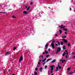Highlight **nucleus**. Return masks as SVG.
<instances>
[{"mask_svg": "<svg viewBox=\"0 0 75 75\" xmlns=\"http://www.w3.org/2000/svg\"><path fill=\"white\" fill-rule=\"evenodd\" d=\"M54 42H55V40H54L51 43V46H52L53 49L55 48V46H54Z\"/></svg>", "mask_w": 75, "mask_h": 75, "instance_id": "f257e3e1", "label": "nucleus"}, {"mask_svg": "<svg viewBox=\"0 0 75 75\" xmlns=\"http://www.w3.org/2000/svg\"><path fill=\"white\" fill-rule=\"evenodd\" d=\"M61 47H59L58 48H57V50L56 52V54H58V52H59V51H61Z\"/></svg>", "mask_w": 75, "mask_h": 75, "instance_id": "f03ea898", "label": "nucleus"}, {"mask_svg": "<svg viewBox=\"0 0 75 75\" xmlns=\"http://www.w3.org/2000/svg\"><path fill=\"white\" fill-rule=\"evenodd\" d=\"M22 60H23V56H21V57H20V58L19 59V61L20 62H21V61Z\"/></svg>", "mask_w": 75, "mask_h": 75, "instance_id": "7ed1b4c3", "label": "nucleus"}, {"mask_svg": "<svg viewBox=\"0 0 75 75\" xmlns=\"http://www.w3.org/2000/svg\"><path fill=\"white\" fill-rule=\"evenodd\" d=\"M62 40H63V41H64V42H65V43H67L68 42V40H67L66 39H62Z\"/></svg>", "mask_w": 75, "mask_h": 75, "instance_id": "20e7f679", "label": "nucleus"}, {"mask_svg": "<svg viewBox=\"0 0 75 75\" xmlns=\"http://www.w3.org/2000/svg\"><path fill=\"white\" fill-rule=\"evenodd\" d=\"M53 67H54V65H52L51 67V69L50 70L52 71H53V70L54 69V68Z\"/></svg>", "mask_w": 75, "mask_h": 75, "instance_id": "39448f33", "label": "nucleus"}, {"mask_svg": "<svg viewBox=\"0 0 75 75\" xmlns=\"http://www.w3.org/2000/svg\"><path fill=\"white\" fill-rule=\"evenodd\" d=\"M56 62V59H54L51 62V63H54V62Z\"/></svg>", "mask_w": 75, "mask_h": 75, "instance_id": "423d86ee", "label": "nucleus"}, {"mask_svg": "<svg viewBox=\"0 0 75 75\" xmlns=\"http://www.w3.org/2000/svg\"><path fill=\"white\" fill-rule=\"evenodd\" d=\"M64 53H63L62 54V56L63 57H64V56H65V54H66V53H65V52H64Z\"/></svg>", "mask_w": 75, "mask_h": 75, "instance_id": "0eeeda50", "label": "nucleus"}, {"mask_svg": "<svg viewBox=\"0 0 75 75\" xmlns=\"http://www.w3.org/2000/svg\"><path fill=\"white\" fill-rule=\"evenodd\" d=\"M59 28H65V26H63V27H61V26H59Z\"/></svg>", "mask_w": 75, "mask_h": 75, "instance_id": "6e6552de", "label": "nucleus"}, {"mask_svg": "<svg viewBox=\"0 0 75 75\" xmlns=\"http://www.w3.org/2000/svg\"><path fill=\"white\" fill-rule=\"evenodd\" d=\"M23 13H24V14H27V11H23Z\"/></svg>", "mask_w": 75, "mask_h": 75, "instance_id": "1a4fd4ad", "label": "nucleus"}, {"mask_svg": "<svg viewBox=\"0 0 75 75\" xmlns=\"http://www.w3.org/2000/svg\"><path fill=\"white\" fill-rule=\"evenodd\" d=\"M65 51L66 52V55H68V51L67 50H65Z\"/></svg>", "mask_w": 75, "mask_h": 75, "instance_id": "9d476101", "label": "nucleus"}, {"mask_svg": "<svg viewBox=\"0 0 75 75\" xmlns=\"http://www.w3.org/2000/svg\"><path fill=\"white\" fill-rule=\"evenodd\" d=\"M74 72H69V75H71V74H74Z\"/></svg>", "mask_w": 75, "mask_h": 75, "instance_id": "9b49d317", "label": "nucleus"}, {"mask_svg": "<svg viewBox=\"0 0 75 75\" xmlns=\"http://www.w3.org/2000/svg\"><path fill=\"white\" fill-rule=\"evenodd\" d=\"M42 67H41L40 69V72H42Z\"/></svg>", "mask_w": 75, "mask_h": 75, "instance_id": "f8f14e48", "label": "nucleus"}, {"mask_svg": "<svg viewBox=\"0 0 75 75\" xmlns=\"http://www.w3.org/2000/svg\"><path fill=\"white\" fill-rule=\"evenodd\" d=\"M51 59H48L46 61V62H48V61H50V60H51Z\"/></svg>", "mask_w": 75, "mask_h": 75, "instance_id": "ddd939ff", "label": "nucleus"}, {"mask_svg": "<svg viewBox=\"0 0 75 75\" xmlns=\"http://www.w3.org/2000/svg\"><path fill=\"white\" fill-rule=\"evenodd\" d=\"M58 67L59 68V69H61V67L60 66L58 65Z\"/></svg>", "mask_w": 75, "mask_h": 75, "instance_id": "4468645a", "label": "nucleus"}, {"mask_svg": "<svg viewBox=\"0 0 75 75\" xmlns=\"http://www.w3.org/2000/svg\"><path fill=\"white\" fill-rule=\"evenodd\" d=\"M56 69H57V70H56L55 71H56V72H57V71H58V67H56Z\"/></svg>", "mask_w": 75, "mask_h": 75, "instance_id": "2eb2a0df", "label": "nucleus"}, {"mask_svg": "<svg viewBox=\"0 0 75 75\" xmlns=\"http://www.w3.org/2000/svg\"><path fill=\"white\" fill-rule=\"evenodd\" d=\"M59 31H60V34H61L62 33V30H59Z\"/></svg>", "mask_w": 75, "mask_h": 75, "instance_id": "dca6fc26", "label": "nucleus"}, {"mask_svg": "<svg viewBox=\"0 0 75 75\" xmlns=\"http://www.w3.org/2000/svg\"><path fill=\"white\" fill-rule=\"evenodd\" d=\"M63 30H64V31H68V30L67 29L64 28L63 29Z\"/></svg>", "mask_w": 75, "mask_h": 75, "instance_id": "f3484780", "label": "nucleus"}, {"mask_svg": "<svg viewBox=\"0 0 75 75\" xmlns=\"http://www.w3.org/2000/svg\"><path fill=\"white\" fill-rule=\"evenodd\" d=\"M9 54V52H6L5 53V55H7V54Z\"/></svg>", "mask_w": 75, "mask_h": 75, "instance_id": "a211bd4d", "label": "nucleus"}, {"mask_svg": "<svg viewBox=\"0 0 75 75\" xmlns=\"http://www.w3.org/2000/svg\"><path fill=\"white\" fill-rule=\"evenodd\" d=\"M63 49H65V46L64 45L63 47Z\"/></svg>", "mask_w": 75, "mask_h": 75, "instance_id": "6ab92c4d", "label": "nucleus"}, {"mask_svg": "<svg viewBox=\"0 0 75 75\" xmlns=\"http://www.w3.org/2000/svg\"><path fill=\"white\" fill-rule=\"evenodd\" d=\"M60 44L61 45H64V43L63 42H62L60 43Z\"/></svg>", "mask_w": 75, "mask_h": 75, "instance_id": "aec40b11", "label": "nucleus"}, {"mask_svg": "<svg viewBox=\"0 0 75 75\" xmlns=\"http://www.w3.org/2000/svg\"><path fill=\"white\" fill-rule=\"evenodd\" d=\"M45 53H46V54H47L48 53V52H47V50H45Z\"/></svg>", "mask_w": 75, "mask_h": 75, "instance_id": "412c9836", "label": "nucleus"}, {"mask_svg": "<svg viewBox=\"0 0 75 75\" xmlns=\"http://www.w3.org/2000/svg\"><path fill=\"white\" fill-rule=\"evenodd\" d=\"M30 6H29L28 8L26 10L28 11L29 9H30Z\"/></svg>", "mask_w": 75, "mask_h": 75, "instance_id": "4be33fe9", "label": "nucleus"}, {"mask_svg": "<svg viewBox=\"0 0 75 75\" xmlns=\"http://www.w3.org/2000/svg\"><path fill=\"white\" fill-rule=\"evenodd\" d=\"M16 47H15L13 48V50H16Z\"/></svg>", "mask_w": 75, "mask_h": 75, "instance_id": "5701e85b", "label": "nucleus"}, {"mask_svg": "<svg viewBox=\"0 0 75 75\" xmlns=\"http://www.w3.org/2000/svg\"><path fill=\"white\" fill-rule=\"evenodd\" d=\"M70 69H71V68H70V67H69L67 68V70H68V71H69L70 70Z\"/></svg>", "mask_w": 75, "mask_h": 75, "instance_id": "b1692460", "label": "nucleus"}, {"mask_svg": "<svg viewBox=\"0 0 75 75\" xmlns=\"http://www.w3.org/2000/svg\"><path fill=\"white\" fill-rule=\"evenodd\" d=\"M66 37H67V36H63L62 37V38H66Z\"/></svg>", "mask_w": 75, "mask_h": 75, "instance_id": "393cba45", "label": "nucleus"}, {"mask_svg": "<svg viewBox=\"0 0 75 75\" xmlns=\"http://www.w3.org/2000/svg\"><path fill=\"white\" fill-rule=\"evenodd\" d=\"M48 46V45L47 44H46L45 45L46 47H47Z\"/></svg>", "mask_w": 75, "mask_h": 75, "instance_id": "a878e982", "label": "nucleus"}, {"mask_svg": "<svg viewBox=\"0 0 75 75\" xmlns=\"http://www.w3.org/2000/svg\"><path fill=\"white\" fill-rule=\"evenodd\" d=\"M68 46H69V47H70V43H68Z\"/></svg>", "mask_w": 75, "mask_h": 75, "instance_id": "bb28decb", "label": "nucleus"}, {"mask_svg": "<svg viewBox=\"0 0 75 75\" xmlns=\"http://www.w3.org/2000/svg\"><path fill=\"white\" fill-rule=\"evenodd\" d=\"M50 57V55H47L46 56V57L47 58L48 57Z\"/></svg>", "mask_w": 75, "mask_h": 75, "instance_id": "cd10ccee", "label": "nucleus"}, {"mask_svg": "<svg viewBox=\"0 0 75 75\" xmlns=\"http://www.w3.org/2000/svg\"><path fill=\"white\" fill-rule=\"evenodd\" d=\"M35 75H37V72H35Z\"/></svg>", "mask_w": 75, "mask_h": 75, "instance_id": "c85d7f7f", "label": "nucleus"}, {"mask_svg": "<svg viewBox=\"0 0 75 75\" xmlns=\"http://www.w3.org/2000/svg\"><path fill=\"white\" fill-rule=\"evenodd\" d=\"M71 58H74V59H75V56H74V57H71Z\"/></svg>", "mask_w": 75, "mask_h": 75, "instance_id": "c756f323", "label": "nucleus"}, {"mask_svg": "<svg viewBox=\"0 0 75 75\" xmlns=\"http://www.w3.org/2000/svg\"><path fill=\"white\" fill-rule=\"evenodd\" d=\"M58 44L59 45H60V43L59 42H58Z\"/></svg>", "mask_w": 75, "mask_h": 75, "instance_id": "7c9ffc66", "label": "nucleus"}, {"mask_svg": "<svg viewBox=\"0 0 75 75\" xmlns=\"http://www.w3.org/2000/svg\"><path fill=\"white\" fill-rule=\"evenodd\" d=\"M47 68V66H45V69H46Z\"/></svg>", "mask_w": 75, "mask_h": 75, "instance_id": "2f4dec72", "label": "nucleus"}, {"mask_svg": "<svg viewBox=\"0 0 75 75\" xmlns=\"http://www.w3.org/2000/svg\"><path fill=\"white\" fill-rule=\"evenodd\" d=\"M35 70H36V71H37L38 70V69L37 68H35Z\"/></svg>", "mask_w": 75, "mask_h": 75, "instance_id": "473e14b6", "label": "nucleus"}, {"mask_svg": "<svg viewBox=\"0 0 75 75\" xmlns=\"http://www.w3.org/2000/svg\"><path fill=\"white\" fill-rule=\"evenodd\" d=\"M38 64L39 65H40L41 64V63H40V62H39L38 63Z\"/></svg>", "mask_w": 75, "mask_h": 75, "instance_id": "72a5a7b5", "label": "nucleus"}, {"mask_svg": "<svg viewBox=\"0 0 75 75\" xmlns=\"http://www.w3.org/2000/svg\"><path fill=\"white\" fill-rule=\"evenodd\" d=\"M2 13V14H6V12H1Z\"/></svg>", "mask_w": 75, "mask_h": 75, "instance_id": "f704fd0d", "label": "nucleus"}, {"mask_svg": "<svg viewBox=\"0 0 75 75\" xmlns=\"http://www.w3.org/2000/svg\"><path fill=\"white\" fill-rule=\"evenodd\" d=\"M65 34H66V35H67V33L66 32H65Z\"/></svg>", "mask_w": 75, "mask_h": 75, "instance_id": "c9c22d12", "label": "nucleus"}, {"mask_svg": "<svg viewBox=\"0 0 75 75\" xmlns=\"http://www.w3.org/2000/svg\"><path fill=\"white\" fill-rule=\"evenodd\" d=\"M72 55H74V54H75V53H74V52H73V53H72Z\"/></svg>", "mask_w": 75, "mask_h": 75, "instance_id": "e433bc0d", "label": "nucleus"}, {"mask_svg": "<svg viewBox=\"0 0 75 75\" xmlns=\"http://www.w3.org/2000/svg\"><path fill=\"white\" fill-rule=\"evenodd\" d=\"M42 62H45V61L44 60H42Z\"/></svg>", "mask_w": 75, "mask_h": 75, "instance_id": "4c0bfd02", "label": "nucleus"}, {"mask_svg": "<svg viewBox=\"0 0 75 75\" xmlns=\"http://www.w3.org/2000/svg\"><path fill=\"white\" fill-rule=\"evenodd\" d=\"M50 73L51 74H52V71L50 70Z\"/></svg>", "mask_w": 75, "mask_h": 75, "instance_id": "58836bf2", "label": "nucleus"}, {"mask_svg": "<svg viewBox=\"0 0 75 75\" xmlns=\"http://www.w3.org/2000/svg\"><path fill=\"white\" fill-rule=\"evenodd\" d=\"M55 45L56 46H58V45L57 44H55Z\"/></svg>", "mask_w": 75, "mask_h": 75, "instance_id": "ea45409f", "label": "nucleus"}, {"mask_svg": "<svg viewBox=\"0 0 75 75\" xmlns=\"http://www.w3.org/2000/svg\"><path fill=\"white\" fill-rule=\"evenodd\" d=\"M55 36L56 37H58V35H57V34H56L55 35Z\"/></svg>", "mask_w": 75, "mask_h": 75, "instance_id": "a19ab883", "label": "nucleus"}, {"mask_svg": "<svg viewBox=\"0 0 75 75\" xmlns=\"http://www.w3.org/2000/svg\"><path fill=\"white\" fill-rule=\"evenodd\" d=\"M13 18H16V17H15V16H13Z\"/></svg>", "mask_w": 75, "mask_h": 75, "instance_id": "79ce46f5", "label": "nucleus"}, {"mask_svg": "<svg viewBox=\"0 0 75 75\" xmlns=\"http://www.w3.org/2000/svg\"><path fill=\"white\" fill-rule=\"evenodd\" d=\"M49 51H50V50H51V49H48Z\"/></svg>", "mask_w": 75, "mask_h": 75, "instance_id": "37998d69", "label": "nucleus"}, {"mask_svg": "<svg viewBox=\"0 0 75 75\" xmlns=\"http://www.w3.org/2000/svg\"><path fill=\"white\" fill-rule=\"evenodd\" d=\"M66 58H68V57H67V55H66Z\"/></svg>", "mask_w": 75, "mask_h": 75, "instance_id": "c03bdc74", "label": "nucleus"}, {"mask_svg": "<svg viewBox=\"0 0 75 75\" xmlns=\"http://www.w3.org/2000/svg\"><path fill=\"white\" fill-rule=\"evenodd\" d=\"M33 2H32L30 3V4H33Z\"/></svg>", "mask_w": 75, "mask_h": 75, "instance_id": "a18cd8bd", "label": "nucleus"}, {"mask_svg": "<svg viewBox=\"0 0 75 75\" xmlns=\"http://www.w3.org/2000/svg\"><path fill=\"white\" fill-rule=\"evenodd\" d=\"M41 57H42V58L43 59V55H42Z\"/></svg>", "mask_w": 75, "mask_h": 75, "instance_id": "49530a36", "label": "nucleus"}, {"mask_svg": "<svg viewBox=\"0 0 75 75\" xmlns=\"http://www.w3.org/2000/svg\"><path fill=\"white\" fill-rule=\"evenodd\" d=\"M60 27H63V25H61L60 26Z\"/></svg>", "mask_w": 75, "mask_h": 75, "instance_id": "de8ad7c7", "label": "nucleus"}, {"mask_svg": "<svg viewBox=\"0 0 75 75\" xmlns=\"http://www.w3.org/2000/svg\"><path fill=\"white\" fill-rule=\"evenodd\" d=\"M47 59L46 58H45L44 59V60L45 61H46V60Z\"/></svg>", "mask_w": 75, "mask_h": 75, "instance_id": "09e8293b", "label": "nucleus"}, {"mask_svg": "<svg viewBox=\"0 0 75 75\" xmlns=\"http://www.w3.org/2000/svg\"><path fill=\"white\" fill-rule=\"evenodd\" d=\"M42 54H45V52H43Z\"/></svg>", "mask_w": 75, "mask_h": 75, "instance_id": "8fccbe9b", "label": "nucleus"}, {"mask_svg": "<svg viewBox=\"0 0 75 75\" xmlns=\"http://www.w3.org/2000/svg\"><path fill=\"white\" fill-rule=\"evenodd\" d=\"M46 49L47 50V49H48V47H46Z\"/></svg>", "mask_w": 75, "mask_h": 75, "instance_id": "3c124183", "label": "nucleus"}, {"mask_svg": "<svg viewBox=\"0 0 75 75\" xmlns=\"http://www.w3.org/2000/svg\"><path fill=\"white\" fill-rule=\"evenodd\" d=\"M62 63H64V61H63V60H62Z\"/></svg>", "mask_w": 75, "mask_h": 75, "instance_id": "603ef678", "label": "nucleus"}, {"mask_svg": "<svg viewBox=\"0 0 75 75\" xmlns=\"http://www.w3.org/2000/svg\"><path fill=\"white\" fill-rule=\"evenodd\" d=\"M45 64L44 63H43V65H44V64Z\"/></svg>", "mask_w": 75, "mask_h": 75, "instance_id": "864d4df0", "label": "nucleus"}, {"mask_svg": "<svg viewBox=\"0 0 75 75\" xmlns=\"http://www.w3.org/2000/svg\"><path fill=\"white\" fill-rule=\"evenodd\" d=\"M63 62H65V60H64V61H63Z\"/></svg>", "mask_w": 75, "mask_h": 75, "instance_id": "5fc2aeb1", "label": "nucleus"}, {"mask_svg": "<svg viewBox=\"0 0 75 75\" xmlns=\"http://www.w3.org/2000/svg\"><path fill=\"white\" fill-rule=\"evenodd\" d=\"M12 75H15V74H13Z\"/></svg>", "mask_w": 75, "mask_h": 75, "instance_id": "6e6d98bb", "label": "nucleus"}, {"mask_svg": "<svg viewBox=\"0 0 75 75\" xmlns=\"http://www.w3.org/2000/svg\"><path fill=\"white\" fill-rule=\"evenodd\" d=\"M46 62H47V61L45 62L44 63H45H45H46Z\"/></svg>", "mask_w": 75, "mask_h": 75, "instance_id": "4d7b16f0", "label": "nucleus"}, {"mask_svg": "<svg viewBox=\"0 0 75 75\" xmlns=\"http://www.w3.org/2000/svg\"><path fill=\"white\" fill-rule=\"evenodd\" d=\"M70 10H71V8H70Z\"/></svg>", "mask_w": 75, "mask_h": 75, "instance_id": "13d9d810", "label": "nucleus"}, {"mask_svg": "<svg viewBox=\"0 0 75 75\" xmlns=\"http://www.w3.org/2000/svg\"><path fill=\"white\" fill-rule=\"evenodd\" d=\"M61 59H60V60H59V61H60V62H61Z\"/></svg>", "mask_w": 75, "mask_h": 75, "instance_id": "bf43d9fd", "label": "nucleus"}, {"mask_svg": "<svg viewBox=\"0 0 75 75\" xmlns=\"http://www.w3.org/2000/svg\"><path fill=\"white\" fill-rule=\"evenodd\" d=\"M25 8H27V6H25Z\"/></svg>", "mask_w": 75, "mask_h": 75, "instance_id": "052dcab7", "label": "nucleus"}, {"mask_svg": "<svg viewBox=\"0 0 75 75\" xmlns=\"http://www.w3.org/2000/svg\"><path fill=\"white\" fill-rule=\"evenodd\" d=\"M39 61H40L41 62V60H39Z\"/></svg>", "mask_w": 75, "mask_h": 75, "instance_id": "680f3d73", "label": "nucleus"}, {"mask_svg": "<svg viewBox=\"0 0 75 75\" xmlns=\"http://www.w3.org/2000/svg\"><path fill=\"white\" fill-rule=\"evenodd\" d=\"M51 75H54V74H52Z\"/></svg>", "mask_w": 75, "mask_h": 75, "instance_id": "e2e57ef3", "label": "nucleus"}, {"mask_svg": "<svg viewBox=\"0 0 75 75\" xmlns=\"http://www.w3.org/2000/svg\"><path fill=\"white\" fill-rule=\"evenodd\" d=\"M39 58H41V56H40L39 57Z\"/></svg>", "mask_w": 75, "mask_h": 75, "instance_id": "0e129e2a", "label": "nucleus"}, {"mask_svg": "<svg viewBox=\"0 0 75 75\" xmlns=\"http://www.w3.org/2000/svg\"><path fill=\"white\" fill-rule=\"evenodd\" d=\"M2 13V12H0V13Z\"/></svg>", "mask_w": 75, "mask_h": 75, "instance_id": "69168bd1", "label": "nucleus"}, {"mask_svg": "<svg viewBox=\"0 0 75 75\" xmlns=\"http://www.w3.org/2000/svg\"><path fill=\"white\" fill-rule=\"evenodd\" d=\"M4 7H6V5H4Z\"/></svg>", "mask_w": 75, "mask_h": 75, "instance_id": "338daca9", "label": "nucleus"}, {"mask_svg": "<svg viewBox=\"0 0 75 75\" xmlns=\"http://www.w3.org/2000/svg\"><path fill=\"white\" fill-rule=\"evenodd\" d=\"M74 72H75V70L74 71Z\"/></svg>", "mask_w": 75, "mask_h": 75, "instance_id": "774afa93", "label": "nucleus"}]
</instances>
